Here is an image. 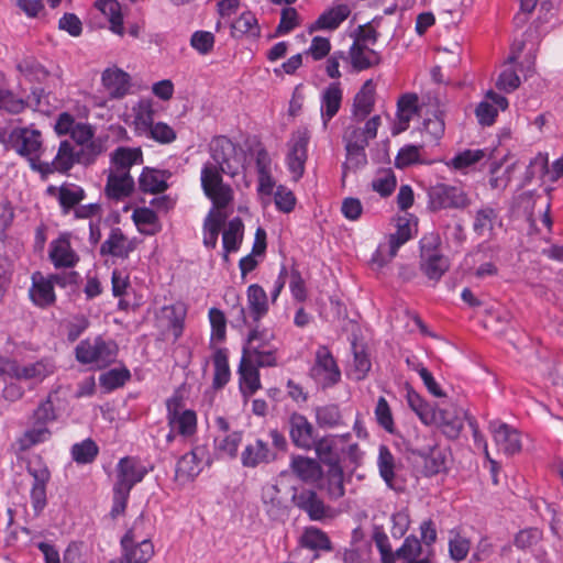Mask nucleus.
Masks as SVG:
<instances>
[{"mask_svg": "<svg viewBox=\"0 0 563 563\" xmlns=\"http://www.w3.org/2000/svg\"><path fill=\"white\" fill-rule=\"evenodd\" d=\"M246 307L238 302L230 309L232 328L243 329L257 324L268 312L267 294L258 284H252L246 289Z\"/></svg>", "mask_w": 563, "mask_h": 563, "instance_id": "f257e3e1", "label": "nucleus"}, {"mask_svg": "<svg viewBox=\"0 0 563 563\" xmlns=\"http://www.w3.org/2000/svg\"><path fill=\"white\" fill-rule=\"evenodd\" d=\"M210 157L203 165H211L217 170L234 178L244 163V152L227 136H217L210 143Z\"/></svg>", "mask_w": 563, "mask_h": 563, "instance_id": "f03ea898", "label": "nucleus"}, {"mask_svg": "<svg viewBox=\"0 0 563 563\" xmlns=\"http://www.w3.org/2000/svg\"><path fill=\"white\" fill-rule=\"evenodd\" d=\"M224 173L211 165H202L200 172V186L203 195L211 201L216 212H222L234 201L232 186L224 181Z\"/></svg>", "mask_w": 563, "mask_h": 563, "instance_id": "7ed1b4c3", "label": "nucleus"}, {"mask_svg": "<svg viewBox=\"0 0 563 563\" xmlns=\"http://www.w3.org/2000/svg\"><path fill=\"white\" fill-rule=\"evenodd\" d=\"M118 345L113 341H106L101 336L93 340L86 339L75 349L76 360L84 365L104 367L115 361Z\"/></svg>", "mask_w": 563, "mask_h": 563, "instance_id": "20e7f679", "label": "nucleus"}, {"mask_svg": "<svg viewBox=\"0 0 563 563\" xmlns=\"http://www.w3.org/2000/svg\"><path fill=\"white\" fill-rule=\"evenodd\" d=\"M291 503L312 521H323L333 517V509L327 505L316 488L291 487Z\"/></svg>", "mask_w": 563, "mask_h": 563, "instance_id": "39448f33", "label": "nucleus"}, {"mask_svg": "<svg viewBox=\"0 0 563 563\" xmlns=\"http://www.w3.org/2000/svg\"><path fill=\"white\" fill-rule=\"evenodd\" d=\"M310 139L311 134L308 128L301 126L290 134L287 142L286 165L296 181L305 174Z\"/></svg>", "mask_w": 563, "mask_h": 563, "instance_id": "423d86ee", "label": "nucleus"}, {"mask_svg": "<svg viewBox=\"0 0 563 563\" xmlns=\"http://www.w3.org/2000/svg\"><path fill=\"white\" fill-rule=\"evenodd\" d=\"M142 525L143 519H136L121 539V548L129 563H147L154 555L152 541L139 532Z\"/></svg>", "mask_w": 563, "mask_h": 563, "instance_id": "0eeeda50", "label": "nucleus"}, {"mask_svg": "<svg viewBox=\"0 0 563 563\" xmlns=\"http://www.w3.org/2000/svg\"><path fill=\"white\" fill-rule=\"evenodd\" d=\"M395 233L389 234L386 243H380L372 256V263L378 267L388 264L396 255L400 246L413 238L410 220L398 218Z\"/></svg>", "mask_w": 563, "mask_h": 563, "instance_id": "6e6552de", "label": "nucleus"}, {"mask_svg": "<svg viewBox=\"0 0 563 563\" xmlns=\"http://www.w3.org/2000/svg\"><path fill=\"white\" fill-rule=\"evenodd\" d=\"M439 238L437 235L423 236L420 241L421 269L430 279L439 280L449 269V261L439 249Z\"/></svg>", "mask_w": 563, "mask_h": 563, "instance_id": "1a4fd4ad", "label": "nucleus"}, {"mask_svg": "<svg viewBox=\"0 0 563 563\" xmlns=\"http://www.w3.org/2000/svg\"><path fill=\"white\" fill-rule=\"evenodd\" d=\"M310 376L323 389L330 388L340 382L341 371L325 345L317 349L314 363L310 368Z\"/></svg>", "mask_w": 563, "mask_h": 563, "instance_id": "9d476101", "label": "nucleus"}, {"mask_svg": "<svg viewBox=\"0 0 563 563\" xmlns=\"http://www.w3.org/2000/svg\"><path fill=\"white\" fill-rule=\"evenodd\" d=\"M429 207L432 210L463 209L470 205L466 192L457 186L437 184L428 191Z\"/></svg>", "mask_w": 563, "mask_h": 563, "instance_id": "9b49d317", "label": "nucleus"}, {"mask_svg": "<svg viewBox=\"0 0 563 563\" xmlns=\"http://www.w3.org/2000/svg\"><path fill=\"white\" fill-rule=\"evenodd\" d=\"M9 146L27 161L41 157L43 152L42 133L32 128H15L9 134Z\"/></svg>", "mask_w": 563, "mask_h": 563, "instance_id": "f8f14e48", "label": "nucleus"}, {"mask_svg": "<svg viewBox=\"0 0 563 563\" xmlns=\"http://www.w3.org/2000/svg\"><path fill=\"white\" fill-rule=\"evenodd\" d=\"M316 488L325 494L329 500L335 501L345 495L344 471L341 463L321 468V475L316 481Z\"/></svg>", "mask_w": 563, "mask_h": 563, "instance_id": "ddd939ff", "label": "nucleus"}, {"mask_svg": "<svg viewBox=\"0 0 563 563\" xmlns=\"http://www.w3.org/2000/svg\"><path fill=\"white\" fill-rule=\"evenodd\" d=\"M209 451L207 445H196L190 452L184 454L176 464V476L183 479H194L205 465H209Z\"/></svg>", "mask_w": 563, "mask_h": 563, "instance_id": "4468645a", "label": "nucleus"}, {"mask_svg": "<svg viewBox=\"0 0 563 563\" xmlns=\"http://www.w3.org/2000/svg\"><path fill=\"white\" fill-rule=\"evenodd\" d=\"M147 473L148 470L139 459L133 456L122 457L117 464L114 485L131 492L137 483L143 481Z\"/></svg>", "mask_w": 563, "mask_h": 563, "instance_id": "2eb2a0df", "label": "nucleus"}, {"mask_svg": "<svg viewBox=\"0 0 563 563\" xmlns=\"http://www.w3.org/2000/svg\"><path fill=\"white\" fill-rule=\"evenodd\" d=\"M31 287L29 289V298L32 303L41 309H46L55 305L56 294L54 284L48 276H44L41 272H34L31 276Z\"/></svg>", "mask_w": 563, "mask_h": 563, "instance_id": "dca6fc26", "label": "nucleus"}, {"mask_svg": "<svg viewBox=\"0 0 563 563\" xmlns=\"http://www.w3.org/2000/svg\"><path fill=\"white\" fill-rule=\"evenodd\" d=\"M489 431L493 433L494 441L506 455H514L521 451L520 433L511 426L500 422L492 421L489 423Z\"/></svg>", "mask_w": 563, "mask_h": 563, "instance_id": "f3484780", "label": "nucleus"}, {"mask_svg": "<svg viewBox=\"0 0 563 563\" xmlns=\"http://www.w3.org/2000/svg\"><path fill=\"white\" fill-rule=\"evenodd\" d=\"M55 363L51 358H41L36 362L20 364L15 360L13 378L16 380L31 382L33 384L42 383L46 377L55 372Z\"/></svg>", "mask_w": 563, "mask_h": 563, "instance_id": "a211bd4d", "label": "nucleus"}, {"mask_svg": "<svg viewBox=\"0 0 563 563\" xmlns=\"http://www.w3.org/2000/svg\"><path fill=\"white\" fill-rule=\"evenodd\" d=\"M136 240L129 239L120 228H112L100 246V254L125 260L136 249Z\"/></svg>", "mask_w": 563, "mask_h": 563, "instance_id": "6ab92c4d", "label": "nucleus"}, {"mask_svg": "<svg viewBox=\"0 0 563 563\" xmlns=\"http://www.w3.org/2000/svg\"><path fill=\"white\" fill-rule=\"evenodd\" d=\"M167 422L168 427L177 432L179 437L187 440L197 432V415L194 410H177L167 402Z\"/></svg>", "mask_w": 563, "mask_h": 563, "instance_id": "aec40b11", "label": "nucleus"}, {"mask_svg": "<svg viewBox=\"0 0 563 563\" xmlns=\"http://www.w3.org/2000/svg\"><path fill=\"white\" fill-rule=\"evenodd\" d=\"M265 514L272 520H280L288 515V505L276 484H265L261 495Z\"/></svg>", "mask_w": 563, "mask_h": 563, "instance_id": "412c9836", "label": "nucleus"}, {"mask_svg": "<svg viewBox=\"0 0 563 563\" xmlns=\"http://www.w3.org/2000/svg\"><path fill=\"white\" fill-rule=\"evenodd\" d=\"M343 100V90L339 81L329 84L320 96V114L323 129L338 114Z\"/></svg>", "mask_w": 563, "mask_h": 563, "instance_id": "4be33fe9", "label": "nucleus"}, {"mask_svg": "<svg viewBox=\"0 0 563 563\" xmlns=\"http://www.w3.org/2000/svg\"><path fill=\"white\" fill-rule=\"evenodd\" d=\"M376 101V85L367 79L356 92L352 104V118L356 122L364 121L374 110Z\"/></svg>", "mask_w": 563, "mask_h": 563, "instance_id": "5701e85b", "label": "nucleus"}, {"mask_svg": "<svg viewBox=\"0 0 563 563\" xmlns=\"http://www.w3.org/2000/svg\"><path fill=\"white\" fill-rule=\"evenodd\" d=\"M398 559L405 563H434V550L423 551L419 539L410 534L405 538L401 547L397 549Z\"/></svg>", "mask_w": 563, "mask_h": 563, "instance_id": "b1692460", "label": "nucleus"}, {"mask_svg": "<svg viewBox=\"0 0 563 563\" xmlns=\"http://www.w3.org/2000/svg\"><path fill=\"white\" fill-rule=\"evenodd\" d=\"M349 64L352 71L360 73L380 63V55L367 45L353 42L347 52Z\"/></svg>", "mask_w": 563, "mask_h": 563, "instance_id": "393cba45", "label": "nucleus"}, {"mask_svg": "<svg viewBox=\"0 0 563 563\" xmlns=\"http://www.w3.org/2000/svg\"><path fill=\"white\" fill-rule=\"evenodd\" d=\"M48 256L56 268H70L79 261L66 235H60L51 242Z\"/></svg>", "mask_w": 563, "mask_h": 563, "instance_id": "a878e982", "label": "nucleus"}, {"mask_svg": "<svg viewBox=\"0 0 563 563\" xmlns=\"http://www.w3.org/2000/svg\"><path fill=\"white\" fill-rule=\"evenodd\" d=\"M508 107V100L506 97L489 90L487 91L485 99L479 102L475 113L478 122L482 125H492L498 114V110H506Z\"/></svg>", "mask_w": 563, "mask_h": 563, "instance_id": "bb28decb", "label": "nucleus"}, {"mask_svg": "<svg viewBox=\"0 0 563 563\" xmlns=\"http://www.w3.org/2000/svg\"><path fill=\"white\" fill-rule=\"evenodd\" d=\"M102 86L110 99H121L130 89V76L120 68H107L101 75Z\"/></svg>", "mask_w": 563, "mask_h": 563, "instance_id": "cd10ccee", "label": "nucleus"}, {"mask_svg": "<svg viewBox=\"0 0 563 563\" xmlns=\"http://www.w3.org/2000/svg\"><path fill=\"white\" fill-rule=\"evenodd\" d=\"M289 434L292 443L300 449H310L313 441V427L301 413H292L289 419Z\"/></svg>", "mask_w": 563, "mask_h": 563, "instance_id": "c85d7f7f", "label": "nucleus"}, {"mask_svg": "<svg viewBox=\"0 0 563 563\" xmlns=\"http://www.w3.org/2000/svg\"><path fill=\"white\" fill-rule=\"evenodd\" d=\"M350 13L351 9L347 4L342 3L334 5L320 14L309 27V32L334 31L349 18Z\"/></svg>", "mask_w": 563, "mask_h": 563, "instance_id": "c756f323", "label": "nucleus"}, {"mask_svg": "<svg viewBox=\"0 0 563 563\" xmlns=\"http://www.w3.org/2000/svg\"><path fill=\"white\" fill-rule=\"evenodd\" d=\"M134 190V179L131 174L110 172L107 177L104 192L109 199L123 200Z\"/></svg>", "mask_w": 563, "mask_h": 563, "instance_id": "7c9ffc66", "label": "nucleus"}, {"mask_svg": "<svg viewBox=\"0 0 563 563\" xmlns=\"http://www.w3.org/2000/svg\"><path fill=\"white\" fill-rule=\"evenodd\" d=\"M413 453L423 459V472L427 476L439 474L446 467V455L434 443H429L426 448L416 449Z\"/></svg>", "mask_w": 563, "mask_h": 563, "instance_id": "2f4dec72", "label": "nucleus"}, {"mask_svg": "<svg viewBox=\"0 0 563 563\" xmlns=\"http://www.w3.org/2000/svg\"><path fill=\"white\" fill-rule=\"evenodd\" d=\"M239 384L243 396L255 394L261 388L258 367L242 355L239 368Z\"/></svg>", "mask_w": 563, "mask_h": 563, "instance_id": "473e14b6", "label": "nucleus"}, {"mask_svg": "<svg viewBox=\"0 0 563 563\" xmlns=\"http://www.w3.org/2000/svg\"><path fill=\"white\" fill-rule=\"evenodd\" d=\"M143 163V154L140 148L118 147L111 154L110 172L130 174V169L134 165Z\"/></svg>", "mask_w": 563, "mask_h": 563, "instance_id": "72a5a7b5", "label": "nucleus"}, {"mask_svg": "<svg viewBox=\"0 0 563 563\" xmlns=\"http://www.w3.org/2000/svg\"><path fill=\"white\" fill-rule=\"evenodd\" d=\"M289 466L291 472L306 484H314L321 475L322 465L311 457L292 456Z\"/></svg>", "mask_w": 563, "mask_h": 563, "instance_id": "f704fd0d", "label": "nucleus"}, {"mask_svg": "<svg viewBox=\"0 0 563 563\" xmlns=\"http://www.w3.org/2000/svg\"><path fill=\"white\" fill-rule=\"evenodd\" d=\"M405 389L407 404L421 422L427 426L435 423L438 416L432 405L426 401L410 385H406Z\"/></svg>", "mask_w": 563, "mask_h": 563, "instance_id": "c9c22d12", "label": "nucleus"}, {"mask_svg": "<svg viewBox=\"0 0 563 563\" xmlns=\"http://www.w3.org/2000/svg\"><path fill=\"white\" fill-rule=\"evenodd\" d=\"M211 361L213 364L212 387L214 389L223 388L231 378L229 366V351L227 347H213Z\"/></svg>", "mask_w": 563, "mask_h": 563, "instance_id": "e433bc0d", "label": "nucleus"}, {"mask_svg": "<svg viewBox=\"0 0 563 563\" xmlns=\"http://www.w3.org/2000/svg\"><path fill=\"white\" fill-rule=\"evenodd\" d=\"M418 111V97L415 93L402 95L397 102L398 123L393 130L394 134H398L408 129L409 122Z\"/></svg>", "mask_w": 563, "mask_h": 563, "instance_id": "4c0bfd02", "label": "nucleus"}, {"mask_svg": "<svg viewBox=\"0 0 563 563\" xmlns=\"http://www.w3.org/2000/svg\"><path fill=\"white\" fill-rule=\"evenodd\" d=\"M168 172L145 167L139 177L140 189L150 194L163 192L168 188Z\"/></svg>", "mask_w": 563, "mask_h": 563, "instance_id": "58836bf2", "label": "nucleus"}, {"mask_svg": "<svg viewBox=\"0 0 563 563\" xmlns=\"http://www.w3.org/2000/svg\"><path fill=\"white\" fill-rule=\"evenodd\" d=\"M271 461V450L266 442L257 439L254 443L247 444L242 454L241 462L245 467H256L262 463Z\"/></svg>", "mask_w": 563, "mask_h": 563, "instance_id": "ea45409f", "label": "nucleus"}, {"mask_svg": "<svg viewBox=\"0 0 563 563\" xmlns=\"http://www.w3.org/2000/svg\"><path fill=\"white\" fill-rule=\"evenodd\" d=\"M242 355L255 364L256 367H273L277 365V347L262 345L243 346Z\"/></svg>", "mask_w": 563, "mask_h": 563, "instance_id": "a19ab883", "label": "nucleus"}, {"mask_svg": "<svg viewBox=\"0 0 563 563\" xmlns=\"http://www.w3.org/2000/svg\"><path fill=\"white\" fill-rule=\"evenodd\" d=\"M314 412L316 422L322 429H334L345 426L343 415L336 404L319 406L316 408Z\"/></svg>", "mask_w": 563, "mask_h": 563, "instance_id": "79ce46f5", "label": "nucleus"}, {"mask_svg": "<svg viewBox=\"0 0 563 563\" xmlns=\"http://www.w3.org/2000/svg\"><path fill=\"white\" fill-rule=\"evenodd\" d=\"M85 198V190L75 184H64L58 188L57 199L64 214L69 213Z\"/></svg>", "mask_w": 563, "mask_h": 563, "instance_id": "37998d69", "label": "nucleus"}, {"mask_svg": "<svg viewBox=\"0 0 563 563\" xmlns=\"http://www.w3.org/2000/svg\"><path fill=\"white\" fill-rule=\"evenodd\" d=\"M243 432L235 430L214 438V451L220 457L234 459L242 442Z\"/></svg>", "mask_w": 563, "mask_h": 563, "instance_id": "c03bdc74", "label": "nucleus"}, {"mask_svg": "<svg viewBox=\"0 0 563 563\" xmlns=\"http://www.w3.org/2000/svg\"><path fill=\"white\" fill-rule=\"evenodd\" d=\"M225 220V214L210 210L203 222V245L208 249H214L218 243V236L221 231L222 224Z\"/></svg>", "mask_w": 563, "mask_h": 563, "instance_id": "a18cd8bd", "label": "nucleus"}, {"mask_svg": "<svg viewBox=\"0 0 563 563\" xmlns=\"http://www.w3.org/2000/svg\"><path fill=\"white\" fill-rule=\"evenodd\" d=\"M300 544L312 551H331L332 543L328 534L317 527H308L300 537Z\"/></svg>", "mask_w": 563, "mask_h": 563, "instance_id": "49530a36", "label": "nucleus"}, {"mask_svg": "<svg viewBox=\"0 0 563 563\" xmlns=\"http://www.w3.org/2000/svg\"><path fill=\"white\" fill-rule=\"evenodd\" d=\"M96 7L108 18L110 30L122 35L124 29L120 3L117 0H97Z\"/></svg>", "mask_w": 563, "mask_h": 563, "instance_id": "de8ad7c7", "label": "nucleus"}, {"mask_svg": "<svg viewBox=\"0 0 563 563\" xmlns=\"http://www.w3.org/2000/svg\"><path fill=\"white\" fill-rule=\"evenodd\" d=\"M372 540L379 553L380 563H396L398 559L397 550L393 551L388 536L383 526L373 527Z\"/></svg>", "mask_w": 563, "mask_h": 563, "instance_id": "09e8293b", "label": "nucleus"}, {"mask_svg": "<svg viewBox=\"0 0 563 563\" xmlns=\"http://www.w3.org/2000/svg\"><path fill=\"white\" fill-rule=\"evenodd\" d=\"M54 161L58 173H67L74 167L75 164H79L78 151L76 146L69 141H62L59 143Z\"/></svg>", "mask_w": 563, "mask_h": 563, "instance_id": "8fccbe9b", "label": "nucleus"}, {"mask_svg": "<svg viewBox=\"0 0 563 563\" xmlns=\"http://www.w3.org/2000/svg\"><path fill=\"white\" fill-rule=\"evenodd\" d=\"M243 240V222L240 218L229 221L222 233L223 251L238 252Z\"/></svg>", "mask_w": 563, "mask_h": 563, "instance_id": "3c124183", "label": "nucleus"}, {"mask_svg": "<svg viewBox=\"0 0 563 563\" xmlns=\"http://www.w3.org/2000/svg\"><path fill=\"white\" fill-rule=\"evenodd\" d=\"M231 30H232V35L235 37H241L243 35L258 37L261 35V29L258 26L257 19L250 11L243 12L231 24Z\"/></svg>", "mask_w": 563, "mask_h": 563, "instance_id": "603ef678", "label": "nucleus"}, {"mask_svg": "<svg viewBox=\"0 0 563 563\" xmlns=\"http://www.w3.org/2000/svg\"><path fill=\"white\" fill-rule=\"evenodd\" d=\"M134 125L135 131L139 135H146V133L153 128L154 123V110L150 101H140L134 109Z\"/></svg>", "mask_w": 563, "mask_h": 563, "instance_id": "864d4df0", "label": "nucleus"}, {"mask_svg": "<svg viewBox=\"0 0 563 563\" xmlns=\"http://www.w3.org/2000/svg\"><path fill=\"white\" fill-rule=\"evenodd\" d=\"M71 457L77 464H90L99 454L97 443L88 438L81 442L73 444L70 449Z\"/></svg>", "mask_w": 563, "mask_h": 563, "instance_id": "5fc2aeb1", "label": "nucleus"}, {"mask_svg": "<svg viewBox=\"0 0 563 563\" xmlns=\"http://www.w3.org/2000/svg\"><path fill=\"white\" fill-rule=\"evenodd\" d=\"M208 316L211 325L210 349H213L218 347L216 343H221L227 338V318L218 308H211Z\"/></svg>", "mask_w": 563, "mask_h": 563, "instance_id": "6e6d98bb", "label": "nucleus"}, {"mask_svg": "<svg viewBox=\"0 0 563 563\" xmlns=\"http://www.w3.org/2000/svg\"><path fill=\"white\" fill-rule=\"evenodd\" d=\"M51 435L52 432L48 427L32 422V427L25 430L19 439L20 449L23 451L29 450L36 444L48 441Z\"/></svg>", "mask_w": 563, "mask_h": 563, "instance_id": "4d7b16f0", "label": "nucleus"}, {"mask_svg": "<svg viewBox=\"0 0 563 563\" xmlns=\"http://www.w3.org/2000/svg\"><path fill=\"white\" fill-rule=\"evenodd\" d=\"M498 214L497 211L489 207L485 206L476 211L473 230L478 235L490 234L494 230V225L497 221Z\"/></svg>", "mask_w": 563, "mask_h": 563, "instance_id": "13d9d810", "label": "nucleus"}, {"mask_svg": "<svg viewBox=\"0 0 563 563\" xmlns=\"http://www.w3.org/2000/svg\"><path fill=\"white\" fill-rule=\"evenodd\" d=\"M377 466L384 482L393 487L395 479V457L388 446L380 445L378 449Z\"/></svg>", "mask_w": 563, "mask_h": 563, "instance_id": "bf43d9fd", "label": "nucleus"}, {"mask_svg": "<svg viewBox=\"0 0 563 563\" xmlns=\"http://www.w3.org/2000/svg\"><path fill=\"white\" fill-rule=\"evenodd\" d=\"M396 185L397 179L390 168L378 170L372 180V189L384 198L389 197L394 192Z\"/></svg>", "mask_w": 563, "mask_h": 563, "instance_id": "052dcab7", "label": "nucleus"}, {"mask_svg": "<svg viewBox=\"0 0 563 563\" xmlns=\"http://www.w3.org/2000/svg\"><path fill=\"white\" fill-rule=\"evenodd\" d=\"M451 538L449 539V554L453 561L461 562L466 559L470 549L471 541L466 537L462 536L456 530H451Z\"/></svg>", "mask_w": 563, "mask_h": 563, "instance_id": "680f3d73", "label": "nucleus"}, {"mask_svg": "<svg viewBox=\"0 0 563 563\" xmlns=\"http://www.w3.org/2000/svg\"><path fill=\"white\" fill-rule=\"evenodd\" d=\"M485 157L486 152L484 150H465L451 158L448 166L457 170H463L475 165Z\"/></svg>", "mask_w": 563, "mask_h": 563, "instance_id": "e2e57ef3", "label": "nucleus"}, {"mask_svg": "<svg viewBox=\"0 0 563 563\" xmlns=\"http://www.w3.org/2000/svg\"><path fill=\"white\" fill-rule=\"evenodd\" d=\"M376 421L386 432L394 434L396 431L395 421L390 406L386 398L379 397L374 410Z\"/></svg>", "mask_w": 563, "mask_h": 563, "instance_id": "0e129e2a", "label": "nucleus"}, {"mask_svg": "<svg viewBox=\"0 0 563 563\" xmlns=\"http://www.w3.org/2000/svg\"><path fill=\"white\" fill-rule=\"evenodd\" d=\"M18 70L31 81H43L48 71L36 59L27 57L18 64Z\"/></svg>", "mask_w": 563, "mask_h": 563, "instance_id": "69168bd1", "label": "nucleus"}, {"mask_svg": "<svg viewBox=\"0 0 563 563\" xmlns=\"http://www.w3.org/2000/svg\"><path fill=\"white\" fill-rule=\"evenodd\" d=\"M543 539V533L538 528H527L520 530L514 539V544L521 551L532 550Z\"/></svg>", "mask_w": 563, "mask_h": 563, "instance_id": "338daca9", "label": "nucleus"}, {"mask_svg": "<svg viewBox=\"0 0 563 563\" xmlns=\"http://www.w3.org/2000/svg\"><path fill=\"white\" fill-rule=\"evenodd\" d=\"M371 544H351L342 553L343 563H373Z\"/></svg>", "mask_w": 563, "mask_h": 563, "instance_id": "774afa93", "label": "nucleus"}]
</instances>
